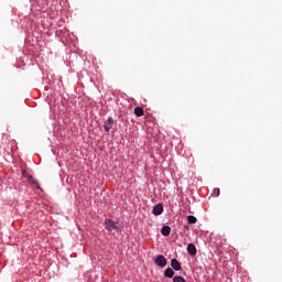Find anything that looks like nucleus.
<instances>
[{"label":"nucleus","instance_id":"1","mask_svg":"<svg viewBox=\"0 0 282 282\" xmlns=\"http://www.w3.org/2000/svg\"><path fill=\"white\" fill-rule=\"evenodd\" d=\"M106 230H120V223H116L111 219H106L105 221Z\"/></svg>","mask_w":282,"mask_h":282},{"label":"nucleus","instance_id":"2","mask_svg":"<svg viewBox=\"0 0 282 282\" xmlns=\"http://www.w3.org/2000/svg\"><path fill=\"white\" fill-rule=\"evenodd\" d=\"M154 263L155 265H158L159 268H166V258L164 256H158L154 259Z\"/></svg>","mask_w":282,"mask_h":282},{"label":"nucleus","instance_id":"3","mask_svg":"<svg viewBox=\"0 0 282 282\" xmlns=\"http://www.w3.org/2000/svg\"><path fill=\"white\" fill-rule=\"evenodd\" d=\"M171 268H172V270H175V272H180V270H182V263H180V261L177 259H172Z\"/></svg>","mask_w":282,"mask_h":282},{"label":"nucleus","instance_id":"4","mask_svg":"<svg viewBox=\"0 0 282 282\" xmlns=\"http://www.w3.org/2000/svg\"><path fill=\"white\" fill-rule=\"evenodd\" d=\"M113 123H115L113 118L109 117L104 126V129H105V131H107V133H109V131H111V127H113Z\"/></svg>","mask_w":282,"mask_h":282},{"label":"nucleus","instance_id":"5","mask_svg":"<svg viewBox=\"0 0 282 282\" xmlns=\"http://www.w3.org/2000/svg\"><path fill=\"white\" fill-rule=\"evenodd\" d=\"M187 252L191 254V257H195L197 254V248L193 243L187 245Z\"/></svg>","mask_w":282,"mask_h":282},{"label":"nucleus","instance_id":"6","mask_svg":"<svg viewBox=\"0 0 282 282\" xmlns=\"http://www.w3.org/2000/svg\"><path fill=\"white\" fill-rule=\"evenodd\" d=\"M162 213H164V207L162 204L155 205L153 208V215H162Z\"/></svg>","mask_w":282,"mask_h":282},{"label":"nucleus","instance_id":"7","mask_svg":"<svg viewBox=\"0 0 282 282\" xmlns=\"http://www.w3.org/2000/svg\"><path fill=\"white\" fill-rule=\"evenodd\" d=\"M134 116H137V118H142V116H144V109H142V107H135Z\"/></svg>","mask_w":282,"mask_h":282},{"label":"nucleus","instance_id":"8","mask_svg":"<svg viewBox=\"0 0 282 282\" xmlns=\"http://www.w3.org/2000/svg\"><path fill=\"white\" fill-rule=\"evenodd\" d=\"M164 276L167 279H173V276H175V271L171 268H167L164 272Z\"/></svg>","mask_w":282,"mask_h":282},{"label":"nucleus","instance_id":"9","mask_svg":"<svg viewBox=\"0 0 282 282\" xmlns=\"http://www.w3.org/2000/svg\"><path fill=\"white\" fill-rule=\"evenodd\" d=\"M29 182H31V184H34L36 186V188H39V191H43V188H41V185L39 184V181H36V178H33L32 175H30L28 177Z\"/></svg>","mask_w":282,"mask_h":282},{"label":"nucleus","instance_id":"10","mask_svg":"<svg viewBox=\"0 0 282 282\" xmlns=\"http://www.w3.org/2000/svg\"><path fill=\"white\" fill-rule=\"evenodd\" d=\"M161 234L163 235V237H169V235H171V228L169 226H163L161 229Z\"/></svg>","mask_w":282,"mask_h":282},{"label":"nucleus","instance_id":"11","mask_svg":"<svg viewBox=\"0 0 282 282\" xmlns=\"http://www.w3.org/2000/svg\"><path fill=\"white\" fill-rule=\"evenodd\" d=\"M187 221L188 224H197V218L195 216H188Z\"/></svg>","mask_w":282,"mask_h":282},{"label":"nucleus","instance_id":"12","mask_svg":"<svg viewBox=\"0 0 282 282\" xmlns=\"http://www.w3.org/2000/svg\"><path fill=\"white\" fill-rule=\"evenodd\" d=\"M173 282H186V280L181 275H176L173 278Z\"/></svg>","mask_w":282,"mask_h":282},{"label":"nucleus","instance_id":"13","mask_svg":"<svg viewBox=\"0 0 282 282\" xmlns=\"http://www.w3.org/2000/svg\"><path fill=\"white\" fill-rule=\"evenodd\" d=\"M213 197H219V188L213 191Z\"/></svg>","mask_w":282,"mask_h":282}]
</instances>
